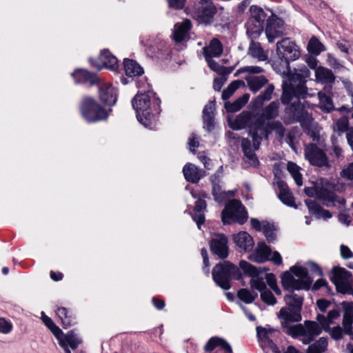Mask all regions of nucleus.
Listing matches in <instances>:
<instances>
[{
  "instance_id": "f257e3e1",
  "label": "nucleus",
  "mask_w": 353,
  "mask_h": 353,
  "mask_svg": "<svg viewBox=\"0 0 353 353\" xmlns=\"http://www.w3.org/2000/svg\"><path fill=\"white\" fill-rule=\"evenodd\" d=\"M262 119H257L256 120V123L251 129V137L253 141L252 146L248 139L244 138L241 141V147L244 155L249 164L254 167L259 164V161L254 151L259 148L262 139L263 138L267 139L272 132L276 133L279 141H281L285 134V128L280 121L265 122Z\"/></svg>"
},
{
  "instance_id": "f03ea898",
  "label": "nucleus",
  "mask_w": 353,
  "mask_h": 353,
  "mask_svg": "<svg viewBox=\"0 0 353 353\" xmlns=\"http://www.w3.org/2000/svg\"><path fill=\"white\" fill-rule=\"evenodd\" d=\"M278 316L281 319L285 333L292 337L302 336L301 341L304 344L310 343L315 336L321 334V327L314 321H307L304 325L301 324L290 325L292 323L299 322L301 320V311L291 307H282Z\"/></svg>"
},
{
  "instance_id": "7ed1b4c3",
  "label": "nucleus",
  "mask_w": 353,
  "mask_h": 353,
  "mask_svg": "<svg viewBox=\"0 0 353 353\" xmlns=\"http://www.w3.org/2000/svg\"><path fill=\"white\" fill-rule=\"evenodd\" d=\"M138 121L145 127H150L161 112V100L150 90L137 94L132 100Z\"/></svg>"
},
{
  "instance_id": "20e7f679",
  "label": "nucleus",
  "mask_w": 353,
  "mask_h": 353,
  "mask_svg": "<svg viewBox=\"0 0 353 353\" xmlns=\"http://www.w3.org/2000/svg\"><path fill=\"white\" fill-rule=\"evenodd\" d=\"M310 76V72L306 67L295 70L289 76L288 82L283 83V94L281 100L283 104H288L293 97L304 98L306 94L305 79Z\"/></svg>"
},
{
  "instance_id": "39448f33",
  "label": "nucleus",
  "mask_w": 353,
  "mask_h": 353,
  "mask_svg": "<svg viewBox=\"0 0 353 353\" xmlns=\"http://www.w3.org/2000/svg\"><path fill=\"white\" fill-rule=\"evenodd\" d=\"M290 272H285L281 276V284L286 290H308L312 283V279L308 275L305 268L301 266H293Z\"/></svg>"
},
{
  "instance_id": "423d86ee",
  "label": "nucleus",
  "mask_w": 353,
  "mask_h": 353,
  "mask_svg": "<svg viewBox=\"0 0 353 353\" xmlns=\"http://www.w3.org/2000/svg\"><path fill=\"white\" fill-rule=\"evenodd\" d=\"M333 189L334 187L332 183L327 180L320 179L314 183L312 187L305 188L304 191L308 196L316 197L327 206L335 203L344 205L345 200L337 196Z\"/></svg>"
},
{
  "instance_id": "0eeeda50",
  "label": "nucleus",
  "mask_w": 353,
  "mask_h": 353,
  "mask_svg": "<svg viewBox=\"0 0 353 353\" xmlns=\"http://www.w3.org/2000/svg\"><path fill=\"white\" fill-rule=\"evenodd\" d=\"M215 283L223 290L230 288L231 279H239L241 272L239 268L229 261L216 264L212 271Z\"/></svg>"
},
{
  "instance_id": "6e6552de",
  "label": "nucleus",
  "mask_w": 353,
  "mask_h": 353,
  "mask_svg": "<svg viewBox=\"0 0 353 353\" xmlns=\"http://www.w3.org/2000/svg\"><path fill=\"white\" fill-rule=\"evenodd\" d=\"M276 55L283 63L284 68H288L290 61L298 59L301 56L299 47L290 38H283L276 43Z\"/></svg>"
},
{
  "instance_id": "1a4fd4ad",
  "label": "nucleus",
  "mask_w": 353,
  "mask_h": 353,
  "mask_svg": "<svg viewBox=\"0 0 353 353\" xmlns=\"http://www.w3.org/2000/svg\"><path fill=\"white\" fill-rule=\"evenodd\" d=\"M248 217L245 207L241 201L235 199L230 201L221 213V219L224 224H230L232 222L243 224Z\"/></svg>"
},
{
  "instance_id": "9d476101",
  "label": "nucleus",
  "mask_w": 353,
  "mask_h": 353,
  "mask_svg": "<svg viewBox=\"0 0 353 353\" xmlns=\"http://www.w3.org/2000/svg\"><path fill=\"white\" fill-rule=\"evenodd\" d=\"M81 112L89 122H97L107 119L108 114L93 98L85 97L83 99Z\"/></svg>"
},
{
  "instance_id": "9b49d317",
  "label": "nucleus",
  "mask_w": 353,
  "mask_h": 353,
  "mask_svg": "<svg viewBox=\"0 0 353 353\" xmlns=\"http://www.w3.org/2000/svg\"><path fill=\"white\" fill-rule=\"evenodd\" d=\"M250 12V17L246 24L247 34L252 39H256L263 30V24L267 14L261 8L256 6H252Z\"/></svg>"
},
{
  "instance_id": "f8f14e48",
  "label": "nucleus",
  "mask_w": 353,
  "mask_h": 353,
  "mask_svg": "<svg viewBox=\"0 0 353 353\" xmlns=\"http://www.w3.org/2000/svg\"><path fill=\"white\" fill-rule=\"evenodd\" d=\"M294 116L301 123L304 130L312 138L313 141L320 143V134L319 126L314 121L311 115L303 107H298L294 112Z\"/></svg>"
},
{
  "instance_id": "ddd939ff",
  "label": "nucleus",
  "mask_w": 353,
  "mask_h": 353,
  "mask_svg": "<svg viewBox=\"0 0 353 353\" xmlns=\"http://www.w3.org/2000/svg\"><path fill=\"white\" fill-rule=\"evenodd\" d=\"M212 0H200L192 13L193 18L200 23L210 24L212 23L216 8Z\"/></svg>"
},
{
  "instance_id": "4468645a",
  "label": "nucleus",
  "mask_w": 353,
  "mask_h": 353,
  "mask_svg": "<svg viewBox=\"0 0 353 353\" xmlns=\"http://www.w3.org/2000/svg\"><path fill=\"white\" fill-rule=\"evenodd\" d=\"M304 155L312 165L318 167H329V161L324 151L315 144L310 143L305 146Z\"/></svg>"
},
{
  "instance_id": "2eb2a0df",
  "label": "nucleus",
  "mask_w": 353,
  "mask_h": 353,
  "mask_svg": "<svg viewBox=\"0 0 353 353\" xmlns=\"http://www.w3.org/2000/svg\"><path fill=\"white\" fill-rule=\"evenodd\" d=\"M265 32L270 43L282 37L285 34L283 21L276 15L272 14L267 19Z\"/></svg>"
},
{
  "instance_id": "dca6fc26",
  "label": "nucleus",
  "mask_w": 353,
  "mask_h": 353,
  "mask_svg": "<svg viewBox=\"0 0 353 353\" xmlns=\"http://www.w3.org/2000/svg\"><path fill=\"white\" fill-rule=\"evenodd\" d=\"M351 274L345 268H334L331 281L336 285V290L342 293H347L350 290V279Z\"/></svg>"
},
{
  "instance_id": "f3484780",
  "label": "nucleus",
  "mask_w": 353,
  "mask_h": 353,
  "mask_svg": "<svg viewBox=\"0 0 353 353\" xmlns=\"http://www.w3.org/2000/svg\"><path fill=\"white\" fill-rule=\"evenodd\" d=\"M259 117H254L249 112H243L239 114L234 120H229V125L233 130H240L249 128V134L251 136V129L256 122V120Z\"/></svg>"
},
{
  "instance_id": "a211bd4d",
  "label": "nucleus",
  "mask_w": 353,
  "mask_h": 353,
  "mask_svg": "<svg viewBox=\"0 0 353 353\" xmlns=\"http://www.w3.org/2000/svg\"><path fill=\"white\" fill-rule=\"evenodd\" d=\"M228 238L224 234H215L210 241L211 251L219 258H226L228 255Z\"/></svg>"
},
{
  "instance_id": "6ab92c4d",
  "label": "nucleus",
  "mask_w": 353,
  "mask_h": 353,
  "mask_svg": "<svg viewBox=\"0 0 353 353\" xmlns=\"http://www.w3.org/2000/svg\"><path fill=\"white\" fill-rule=\"evenodd\" d=\"M99 95L101 101L108 105H114L117 101V92L114 87L110 83L99 80Z\"/></svg>"
},
{
  "instance_id": "aec40b11",
  "label": "nucleus",
  "mask_w": 353,
  "mask_h": 353,
  "mask_svg": "<svg viewBox=\"0 0 353 353\" xmlns=\"http://www.w3.org/2000/svg\"><path fill=\"white\" fill-rule=\"evenodd\" d=\"M256 332L261 345L263 347H267L272 350L276 348L273 341L279 334L278 330L270 327H257Z\"/></svg>"
},
{
  "instance_id": "412c9836",
  "label": "nucleus",
  "mask_w": 353,
  "mask_h": 353,
  "mask_svg": "<svg viewBox=\"0 0 353 353\" xmlns=\"http://www.w3.org/2000/svg\"><path fill=\"white\" fill-rule=\"evenodd\" d=\"M55 337L61 347H68L72 350L76 349L81 343V339L74 330L69 331L68 333L64 334L61 330L60 333L57 334Z\"/></svg>"
},
{
  "instance_id": "4be33fe9",
  "label": "nucleus",
  "mask_w": 353,
  "mask_h": 353,
  "mask_svg": "<svg viewBox=\"0 0 353 353\" xmlns=\"http://www.w3.org/2000/svg\"><path fill=\"white\" fill-rule=\"evenodd\" d=\"M233 241L241 252H250L254 247V242L252 237L247 232H240L233 235Z\"/></svg>"
},
{
  "instance_id": "5701e85b",
  "label": "nucleus",
  "mask_w": 353,
  "mask_h": 353,
  "mask_svg": "<svg viewBox=\"0 0 353 353\" xmlns=\"http://www.w3.org/2000/svg\"><path fill=\"white\" fill-rule=\"evenodd\" d=\"M183 173L185 180L192 183H197L205 175L204 170L190 163L184 165Z\"/></svg>"
},
{
  "instance_id": "b1692460",
  "label": "nucleus",
  "mask_w": 353,
  "mask_h": 353,
  "mask_svg": "<svg viewBox=\"0 0 353 353\" xmlns=\"http://www.w3.org/2000/svg\"><path fill=\"white\" fill-rule=\"evenodd\" d=\"M271 256V249L264 242H259L257 244L256 250L252 253L249 259L256 263H263L269 261Z\"/></svg>"
},
{
  "instance_id": "393cba45",
  "label": "nucleus",
  "mask_w": 353,
  "mask_h": 353,
  "mask_svg": "<svg viewBox=\"0 0 353 353\" xmlns=\"http://www.w3.org/2000/svg\"><path fill=\"white\" fill-rule=\"evenodd\" d=\"M332 87L325 85L323 90L319 92V105L321 108L325 112H330L334 108L332 100Z\"/></svg>"
},
{
  "instance_id": "a878e982",
  "label": "nucleus",
  "mask_w": 353,
  "mask_h": 353,
  "mask_svg": "<svg viewBox=\"0 0 353 353\" xmlns=\"http://www.w3.org/2000/svg\"><path fill=\"white\" fill-rule=\"evenodd\" d=\"M141 42L152 52L162 50L165 46V42L160 34L142 37Z\"/></svg>"
},
{
  "instance_id": "bb28decb",
  "label": "nucleus",
  "mask_w": 353,
  "mask_h": 353,
  "mask_svg": "<svg viewBox=\"0 0 353 353\" xmlns=\"http://www.w3.org/2000/svg\"><path fill=\"white\" fill-rule=\"evenodd\" d=\"M315 79L317 83L331 85L335 81V76L331 70L323 66H319L315 70Z\"/></svg>"
},
{
  "instance_id": "cd10ccee",
  "label": "nucleus",
  "mask_w": 353,
  "mask_h": 353,
  "mask_svg": "<svg viewBox=\"0 0 353 353\" xmlns=\"http://www.w3.org/2000/svg\"><path fill=\"white\" fill-rule=\"evenodd\" d=\"M72 77L77 83H90L91 85L97 84L99 81L97 74L90 72L88 70L79 69L72 73Z\"/></svg>"
},
{
  "instance_id": "c85d7f7f",
  "label": "nucleus",
  "mask_w": 353,
  "mask_h": 353,
  "mask_svg": "<svg viewBox=\"0 0 353 353\" xmlns=\"http://www.w3.org/2000/svg\"><path fill=\"white\" fill-rule=\"evenodd\" d=\"M203 53L205 58L219 57L223 53V45L218 39L214 38L203 48Z\"/></svg>"
},
{
  "instance_id": "c756f323",
  "label": "nucleus",
  "mask_w": 353,
  "mask_h": 353,
  "mask_svg": "<svg viewBox=\"0 0 353 353\" xmlns=\"http://www.w3.org/2000/svg\"><path fill=\"white\" fill-rule=\"evenodd\" d=\"M276 185L279 190V198L285 205L288 206H294V200L292 193L290 192L288 186L285 182L279 180Z\"/></svg>"
},
{
  "instance_id": "7c9ffc66",
  "label": "nucleus",
  "mask_w": 353,
  "mask_h": 353,
  "mask_svg": "<svg viewBox=\"0 0 353 353\" xmlns=\"http://www.w3.org/2000/svg\"><path fill=\"white\" fill-rule=\"evenodd\" d=\"M206 208L207 203L204 199H196L194 204L192 219L196 223L199 229L201 228V225L205 222V212L206 211Z\"/></svg>"
},
{
  "instance_id": "2f4dec72",
  "label": "nucleus",
  "mask_w": 353,
  "mask_h": 353,
  "mask_svg": "<svg viewBox=\"0 0 353 353\" xmlns=\"http://www.w3.org/2000/svg\"><path fill=\"white\" fill-rule=\"evenodd\" d=\"M190 27L191 22L188 19H185L182 23H178L175 24L173 34L174 40L176 42L182 41L187 36Z\"/></svg>"
},
{
  "instance_id": "473e14b6",
  "label": "nucleus",
  "mask_w": 353,
  "mask_h": 353,
  "mask_svg": "<svg viewBox=\"0 0 353 353\" xmlns=\"http://www.w3.org/2000/svg\"><path fill=\"white\" fill-rule=\"evenodd\" d=\"M216 347H220L228 353H232V350L230 344L223 339L219 337H212L204 347L206 352H212Z\"/></svg>"
},
{
  "instance_id": "72a5a7b5",
  "label": "nucleus",
  "mask_w": 353,
  "mask_h": 353,
  "mask_svg": "<svg viewBox=\"0 0 353 353\" xmlns=\"http://www.w3.org/2000/svg\"><path fill=\"white\" fill-rule=\"evenodd\" d=\"M125 74L129 77L141 76L143 73V69L135 61L126 59L123 61Z\"/></svg>"
},
{
  "instance_id": "f704fd0d",
  "label": "nucleus",
  "mask_w": 353,
  "mask_h": 353,
  "mask_svg": "<svg viewBox=\"0 0 353 353\" xmlns=\"http://www.w3.org/2000/svg\"><path fill=\"white\" fill-rule=\"evenodd\" d=\"M279 102L272 101L263 109L261 114H254V117L263 118L262 119L265 122H266L265 120L275 119L279 114Z\"/></svg>"
},
{
  "instance_id": "c9c22d12",
  "label": "nucleus",
  "mask_w": 353,
  "mask_h": 353,
  "mask_svg": "<svg viewBox=\"0 0 353 353\" xmlns=\"http://www.w3.org/2000/svg\"><path fill=\"white\" fill-rule=\"evenodd\" d=\"M249 89L256 93L261 89L267 83L268 79L265 76H249L245 77Z\"/></svg>"
},
{
  "instance_id": "e433bc0d",
  "label": "nucleus",
  "mask_w": 353,
  "mask_h": 353,
  "mask_svg": "<svg viewBox=\"0 0 353 353\" xmlns=\"http://www.w3.org/2000/svg\"><path fill=\"white\" fill-rule=\"evenodd\" d=\"M274 90L272 84H268L265 90L257 96L253 101V105L255 108H259L263 105L264 102L270 101Z\"/></svg>"
},
{
  "instance_id": "4c0bfd02",
  "label": "nucleus",
  "mask_w": 353,
  "mask_h": 353,
  "mask_svg": "<svg viewBox=\"0 0 353 353\" xmlns=\"http://www.w3.org/2000/svg\"><path fill=\"white\" fill-rule=\"evenodd\" d=\"M343 326L348 331L353 323V303L350 302H343Z\"/></svg>"
},
{
  "instance_id": "58836bf2",
  "label": "nucleus",
  "mask_w": 353,
  "mask_h": 353,
  "mask_svg": "<svg viewBox=\"0 0 353 353\" xmlns=\"http://www.w3.org/2000/svg\"><path fill=\"white\" fill-rule=\"evenodd\" d=\"M254 39H252V41L250 44L248 53L252 57L257 59L259 61H265L268 59V54L263 50L262 47L261 46L259 43H256L253 41Z\"/></svg>"
},
{
  "instance_id": "ea45409f",
  "label": "nucleus",
  "mask_w": 353,
  "mask_h": 353,
  "mask_svg": "<svg viewBox=\"0 0 353 353\" xmlns=\"http://www.w3.org/2000/svg\"><path fill=\"white\" fill-rule=\"evenodd\" d=\"M339 316V312L336 310H331L328 312L327 316L325 317L322 314H319L316 317L317 321L321 325V331L322 329L326 330L329 327L330 325L332 323L333 321Z\"/></svg>"
},
{
  "instance_id": "a19ab883",
  "label": "nucleus",
  "mask_w": 353,
  "mask_h": 353,
  "mask_svg": "<svg viewBox=\"0 0 353 353\" xmlns=\"http://www.w3.org/2000/svg\"><path fill=\"white\" fill-rule=\"evenodd\" d=\"M100 61L105 68L112 70H114L118 68L117 59L108 50L101 52Z\"/></svg>"
},
{
  "instance_id": "79ce46f5",
  "label": "nucleus",
  "mask_w": 353,
  "mask_h": 353,
  "mask_svg": "<svg viewBox=\"0 0 353 353\" xmlns=\"http://www.w3.org/2000/svg\"><path fill=\"white\" fill-rule=\"evenodd\" d=\"M284 300L288 305L287 307H291L292 309H295V310L301 311L303 304L302 296L291 292L290 294L285 296Z\"/></svg>"
},
{
  "instance_id": "37998d69",
  "label": "nucleus",
  "mask_w": 353,
  "mask_h": 353,
  "mask_svg": "<svg viewBox=\"0 0 353 353\" xmlns=\"http://www.w3.org/2000/svg\"><path fill=\"white\" fill-rule=\"evenodd\" d=\"M205 59L208 63L209 68L214 72L220 74L221 76L226 77L227 75L230 74L233 70V68L225 67V66L221 65L217 62H216L214 60H213L212 58H205Z\"/></svg>"
},
{
  "instance_id": "c03bdc74",
  "label": "nucleus",
  "mask_w": 353,
  "mask_h": 353,
  "mask_svg": "<svg viewBox=\"0 0 353 353\" xmlns=\"http://www.w3.org/2000/svg\"><path fill=\"white\" fill-rule=\"evenodd\" d=\"M249 94H245L239 97L232 103H226L225 108L228 112H234L239 111L249 100Z\"/></svg>"
},
{
  "instance_id": "a18cd8bd",
  "label": "nucleus",
  "mask_w": 353,
  "mask_h": 353,
  "mask_svg": "<svg viewBox=\"0 0 353 353\" xmlns=\"http://www.w3.org/2000/svg\"><path fill=\"white\" fill-rule=\"evenodd\" d=\"M57 314L65 328L70 326L74 323V319L65 307H59L57 310Z\"/></svg>"
},
{
  "instance_id": "49530a36",
  "label": "nucleus",
  "mask_w": 353,
  "mask_h": 353,
  "mask_svg": "<svg viewBox=\"0 0 353 353\" xmlns=\"http://www.w3.org/2000/svg\"><path fill=\"white\" fill-rule=\"evenodd\" d=\"M327 347V339L321 337L316 342L308 347L307 353H323L326 350Z\"/></svg>"
},
{
  "instance_id": "de8ad7c7",
  "label": "nucleus",
  "mask_w": 353,
  "mask_h": 353,
  "mask_svg": "<svg viewBox=\"0 0 353 353\" xmlns=\"http://www.w3.org/2000/svg\"><path fill=\"white\" fill-rule=\"evenodd\" d=\"M307 48L310 53L314 55H319L321 52L325 50L323 45L315 37H312L310 39Z\"/></svg>"
},
{
  "instance_id": "09e8293b",
  "label": "nucleus",
  "mask_w": 353,
  "mask_h": 353,
  "mask_svg": "<svg viewBox=\"0 0 353 353\" xmlns=\"http://www.w3.org/2000/svg\"><path fill=\"white\" fill-rule=\"evenodd\" d=\"M241 85H244V82L243 81L236 80L232 81L228 88L223 91L222 99L223 100L228 99Z\"/></svg>"
},
{
  "instance_id": "8fccbe9b",
  "label": "nucleus",
  "mask_w": 353,
  "mask_h": 353,
  "mask_svg": "<svg viewBox=\"0 0 353 353\" xmlns=\"http://www.w3.org/2000/svg\"><path fill=\"white\" fill-rule=\"evenodd\" d=\"M288 170L291 174L296 183L299 186H301L303 185L302 181V175L299 172V166L292 162H289L288 163Z\"/></svg>"
},
{
  "instance_id": "3c124183",
  "label": "nucleus",
  "mask_w": 353,
  "mask_h": 353,
  "mask_svg": "<svg viewBox=\"0 0 353 353\" xmlns=\"http://www.w3.org/2000/svg\"><path fill=\"white\" fill-rule=\"evenodd\" d=\"M212 194L214 197V200L217 202L223 201L227 196V192H224L221 189V185L218 183H216L215 180H212Z\"/></svg>"
},
{
  "instance_id": "603ef678",
  "label": "nucleus",
  "mask_w": 353,
  "mask_h": 353,
  "mask_svg": "<svg viewBox=\"0 0 353 353\" xmlns=\"http://www.w3.org/2000/svg\"><path fill=\"white\" fill-rule=\"evenodd\" d=\"M276 229L274 225L268 222H263V233L269 242H272L276 239Z\"/></svg>"
},
{
  "instance_id": "864d4df0",
  "label": "nucleus",
  "mask_w": 353,
  "mask_h": 353,
  "mask_svg": "<svg viewBox=\"0 0 353 353\" xmlns=\"http://www.w3.org/2000/svg\"><path fill=\"white\" fill-rule=\"evenodd\" d=\"M237 295L239 299L245 303H252L258 296L256 292H251L247 289H241Z\"/></svg>"
},
{
  "instance_id": "5fc2aeb1",
  "label": "nucleus",
  "mask_w": 353,
  "mask_h": 353,
  "mask_svg": "<svg viewBox=\"0 0 353 353\" xmlns=\"http://www.w3.org/2000/svg\"><path fill=\"white\" fill-rule=\"evenodd\" d=\"M349 121L345 117H341L333 125V129L334 132L343 133L349 130Z\"/></svg>"
},
{
  "instance_id": "6e6d98bb",
  "label": "nucleus",
  "mask_w": 353,
  "mask_h": 353,
  "mask_svg": "<svg viewBox=\"0 0 353 353\" xmlns=\"http://www.w3.org/2000/svg\"><path fill=\"white\" fill-rule=\"evenodd\" d=\"M250 284L252 289L257 290L261 292L266 290V284L264 279L259 277L258 274L251 279Z\"/></svg>"
},
{
  "instance_id": "4d7b16f0",
  "label": "nucleus",
  "mask_w": 353,
  "mask_h": 353,
  "mask_svg": "<svg viewBox=\"0 0 353 353\" xmlns=\"http://www.w3.org/2000/svg\"><path fill=\"white\" fill-rule=\"evenodd\" d=\"M264 72L263 68L256 65H249L239 68L235 73V76H237L241 73H249V74H261Z\"/></svg>"
},
{
  "instance_id": "13d9d810",
  "label": "nucleus",
  "mask_w": 353,
  "mask_h": 353,
  "mask_svg": "<svg viewBox=\"0 0 353 353\" xmlns=\"http://www.w3.org/2000/svg\"><path fill=\"white\" fill-rule=\"evenodd\" d=\"M41 319L43 323L48 327L49 330H50L54 336L57 335V334L60 333L61 329L54 323L50 317L44 314L43 312H42Z\"/></svg>"
},
{
  "instance_id": "bf43d9fd",
  "label": "nucleus",
  "mask_w": 353,
  "mask_h": 353,
  "mask_svg": "<svg viewBox=\"0 0 353 353\" xmlns=\"http://www.w3.org/2000/svg\"><path fill=\"white\" fill-rule=\"evenodd\" d=\"M240 268L244 272L252 278L258 274V271L254 266L245 261H241L239 263Z\"/></svg>"
},
{
  "instance_id": "052dcab7",
  "label": "nucleus",
  "mask_w": 353,
  "mask_h": 353,
  "mask_svg": "<svg viewBox=\"0 0 353 353\" xmlns=\"http://www.w3.org/2000/svg\"><path fill=\"white\" fill-rule=\"evenodd\" d=\"M340 175L345 180H353V163H350L345 166L341 171Z\"/></svg>"
},
{
  "instance_id": "680f3d73",
  "label": "nucleus",
  "mask_w": 353,
  "mask_h": 353,
  "mask_svg": "<svg viewBox=\"0 0 353 353\" xmlns=\"http://www.w3.org/2000/svg\"><path fill=\"white\" fill-rule=\"evenodd\" d=\"M261 298L263 302L268 305H274L276 303V298L273 294L268 290H265L261 293Z\"/></svg>"
},
{
  "instance_id": "e2e57ef3",
  "label": "nucleus",
  "mask_w": 353,
  "mask_h": 353,
  "mask_svg": "<svg viewBox=\"0 0 353 353\" xmlns=\"http://www.w3.org/2000/svg\"><path fill=\"white\" fill-rule=\"evenodd\" d=\"M305 203L310 213L316 215L320 214V212L322 208L316 201L312 200H305Z\"/></svg>"
},
{
  "instance_id": "0e129e2a",
  "label": "nucleus",
  "mask_w": 353,
  "mask_h": 353,
  "mask_svg": "<svg viewBox=\"0 0 353 353\" xmlns=\"http://www.w3.org/2000/svg\"><path fill=\"white\" fill-rule=\"evenodd\" d=\"M12 329V324L6 321L4 318H0V332L8 334Z\"/></svg>"
},
{
  "instance_id": "69168bd1",
  "label": "nucleus",
  "mask_w": 353,
  "mask_h": 353,
  "mask_svg": "<svg viewBox=\"0 0 353 353\" xmlns=\"http://www.w3.org/2000/svg\"><path fill=\"white\" fill-rule=\"evenodd\" d=\"M214 115H203L204 128L208 131H211L214 128Z\"/></svg>"
},
{
  "instance_id": "338daca9",
  "label": "nucleus",
  "mask_w": 353,
  "mask_h": 353,
  "mask_svg": "<svg viewBox=\"0 0 353 353\" xmlns=\"http://www.w3.org/2000/svg\"><path fill=\"white\" fill-rule=\"evenodd\" d=\"M198 159L203 163L204 167L210 170L212 168L211 160L207 157L204 152H200L197 154Z\"/></svg>"
},
{
  "instance_id": "774afa93",
  "label": "nucleus",
  "mask_w": 353,
  "mask_h": 353,
  "mask_svg": "<svg viewBox=\"0 0 353 353\" xmlns=\"http://www.w3.org/2000/svg\"><path fill=\"white\" fill-rule=\"evenodd\" d=\"M168 3L170 8L179 10L184 7L186 0H168Z\"/></svg>"
}]
</instances>
